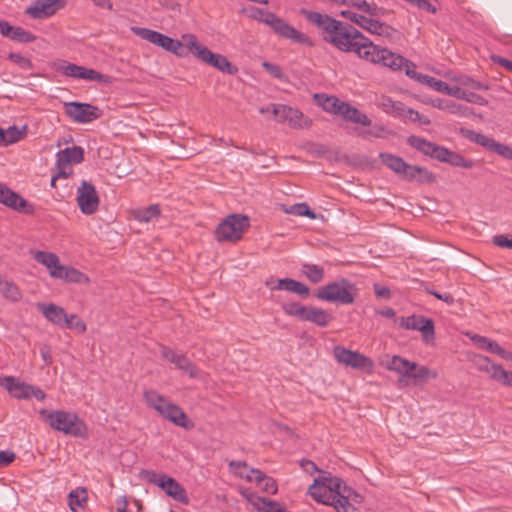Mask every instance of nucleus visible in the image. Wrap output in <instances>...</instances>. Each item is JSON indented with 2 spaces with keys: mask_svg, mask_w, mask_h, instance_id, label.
Masks as SVG:
<instances>
[{
  "mask_svg": "<svg viewBox=\"0 0 512 512\" xmlns=\"http://www.w3.org/2000/svg\"><path fill=\"white\" fill-rule=\"evenodd\" d=\"M308 493L318 503L333 506L336 512H361L363 496L328 472L314 479Z\"/></svg>",
  "mask_w": 512,
  "mask_h": 512,
  "instance_id": "f257e3e1",
  "label": "nucleus"
},
{
  "mask_svg": "<svg viewBox=\"0 0 512 512\" xmlns=\"http://www.w3.org/2000/svg\"><path fill=\"white\" fill-rule=\"evenodd\" d=\"M305 18L323 32V40L342 52L351 53L363 33L352 25L315 11L303 10Z\"/></svg>",
  "mask_w": 512,
  "mask_h": 512,
  "instance_id": "f03ea898",
  "label": "nucleus"
},
{
  "mask_svg": "<svg viewBox=\"0 0 512 512\" xmlns=\"http://www.w3.org/2000/svg\"><path fill=\"white\" fill-rule=\"evenodd\" d=\"M39 414L43 421L54 430L78 438H87L88 436L87 425L74 412L65 410L49 411L42 409Z\"/></svg>",
  "mask_w": 512,
  "mask_h": 512,
  "instance_id": "7ed1b4c3",
  "label": "nucleus"
},
{
  "mask_svg": "<svg viewBox=\"0 0 512 512\" xmlns=\"http://www.w3.org/2000/svg\"><path fill=\"white\" fill-rule=\"evenodd\" d=\"M379 158L390 170L406 181H417L420 183H432L435 176L424 167L410 165L403 158L391 153L382 152Z\"/></svg>",
  "mask_w": 512,
  "mask_h": 512,
  "instance_id": "20e7f679",
  "label": "nucleus"
},
{
  "mask_svg": "<svg viewBox=\"0 0 512 512\" xmlns=\"http://www.w3.org/2000/svg\"><path fill=\"white\" fill-rule=\"evenodd\" d=\"M357 292L355 284L341 278L319 288L316 297L322 301L350 305L354 303Z\"/></svg>",
  "mask_w": 512,
  "mask_h": 512,
  "instance_id": "39448f33",
  "label": "nucleus"
},
{
  "mask_svg": "<svg viewBox=\"0 0 512 512\" xmlns=\"http://www.w3.org/2000/svg\"><path fill=\"white\" fill-rule=\"evenodd\" d=\"M249 226V218L246 215H228L218 224L215 230V238L218 242H237Z\"/></svg>",
  "mask_w": 512,
  "mask_h": 512,
  "instance_id": "423d86ee",
  "label": "nucleus"
},
{
  "mask_svg": "<svg viewBox=\"0 0 512 512\" xmlns=\"http://www.w3.org/2000/svg\"><path fill=\"white\" fill-rule=\"evenodd\" d=\"M143 476L149 483H152L161 488L166 493V495L173 498L174 500L183 504H187L189 502L184 487L174 478L164 473H158L152 470L144 471Z\"/></svg>",
  "mask_w": 512,
  "mask_h": 512,
  "instance_id": "0eeeda50",
  "label": "nucleus"
},
{
  "mask_svg": "<svg viewBox=\"0 0 512 512\" xmlns=\"http://www.w3.org/2000/svg\"><path fill=\"white\" fill-rule=\"evenodd\" d=\"M131 30L140 38L155 44L168 52H171L180 57L187 56V51L184 49V45L179 40L173 39L167 35L148 28L132 27Z\"/></svg>",
  "mask_w": 512,
  "mask_h": 512,
  "instance_id": "6e6552de",
  "label": "nucleus"
},
{
  "mask_svg": "<svg viewBox=\"0 0 512 512\" xmlns=\"http://www.w3.org/2000/svg\"><path fill=\"white\" fill-rule=\"evenodd\" d=\"M272 115L278 123H287L293 129H303L311 126V120L297 108L284 104L272 103Z\"/></svg>",
  "mask_w": 512,
  "mask_h": 512,
  "instance_id": "1a4fd4ad",
  "label": "nucleus"
},
{
  "mask_svg": "<svg viewBox=\"0 0 512 512\" xmlns=\"http://www.w3.org/2000/svg\"><path fill=\"white\" fill-rule=\"evenodd\" d=\"M400 327L406 330H416L421 333L422 340L426 344L433 343L435 340V326L431 318L422 315H411L399 319Z\"/></svg>",
  "mask_w": 512,
  "mask_h": 512,
  "instance_id": "9d476101",
  "label": "nucleus"
},
{
  "mask_svg": "<svg viewBox=\"0 0 512 512\" xmlns=\"http://www.w3.org/2000/svg\"><path fill=\"white\" fill-rule=\"evenodd\" d=\"M84 160V150L80 146H72L56 153V166L58 175L68 178L72 174L71 166L80 164Z\"/></svg>",
  "mask_w": 512,
  "mask_h": 512,
  "instance_id": "9b49d317",
  "label": "nucleus"
},
{
  "mask_svg": "<svg viewBox=\"0 0 512 512\" xmlns=\"http://www.w3.org/2000/svg\"><path fill=\"white\" fill-rule=\"evenodd\" d=\"M266 25L282 38L289 39L299 44L312 45V41L309 36L298 31L274 13Z\"/></svg>",
  "mask_w": 512,
  "mask_h": 512,
  "instance_id": "f8f14e48",
  "label": "nucleus"
},
{
  "mask_svg": "<svg viewBox=\"0 0 512 512\" xmlns=\"http://www.w3.org/2000/svg\"><path fill=\"white\" fill-rule=\"evenodd\" d=\"M56 70L59 73L65 75L67 77H71V78H75V79L95 81V82H100V83L108 82V76L101 74L92 68L79 66V65H76V64H73L70 62H66V61H63L62 63H60L57 66Z\"/></svg>",
  "mask_w": 512,
  "mask_h": 512,
  "instance_id": "ddd939ff",
  "label": "nucleus"
},
{
  "mask_svg": "<svg viewBox=\"0 0 512 512\" xmlns=\"http://www.w3.org/2000/svg\"><path fill=\"white\" fill-rule=\"evenodd\" d=\"M66 115L77 123H89L101 117V110L89 103H64Z\"/></svg>",
  "mask_w": 512,
  "mask_h": 512,
  "instance_id": "4468645a",
  "label": "nucleus"
},
{
  "mask_svg": "<svg viewBox=\"0 0 512 512\" xmlns=\"http://www.w3.org/2000/svg\"><path fill=\"white\" fill-rule=\"evenodd\" d=\"M333 352L335 359L345 366L367 371L373 368V361L369 357L357 351H352L341 346H336Z\"/></svg>",
  "mask_w": 512,
  "mask_h": 512,
  "instance_id": "2eb2a0df",
  "label": "nucleus"
},
{
  "mask_svg": "<svg viewBox=\"0 0 512 512\" xmlns=\"http://www.w3.org/2000/svg\"><path fill=\"white\" fill-rule=\"evenodd\" d=\"M76 200L79 209L86 215L95 213L100 203L95 187L87 181H82L78 187Z\"/></svg>",
  "mask_w": 512,
  "mask_h": 512,
  "instance_id": "dca6fc26",
  "label": "nucleus"
},
{
  "mask_svg": "<svg viewBox=\"0 0 512 512\" xmlns=\"http://www.w3.org/2000/svg\"><path fill=\"white\" fill-rule=\"evenodd\" d=\"M66 0H35L25 9V14L32 19H46L66 6Z\"/></svg>",
  "mask_w": 512,
  "mask_h": 512,
  "instance_id": "f3484780",
  "label": "nucleus"
},
{
  "mask_svg": "<svg viewBox=\"0 0 512 512\" xmlns=\"http://www.w3.org/2000/svg\"><path fill=\"white\" fill-rule=\"evenodd\" d=\"M408 144L424 155L430 156L431 158L443 163H446L450 153V149L418 136H410L408 138Z\"/></svg>",
  "mask_w": 512,
  "mask_h": 512,
  "instance_id": "a211bd4d",
  "label": "nucleus"
},
{
  "mask_svg": "<svg viewBox=\"0 0 512 512\" xmlns=\"http://www.w3.org/2000/svg\"><path fill=\"white\" fill-rule=\"evenodd\" d=\"M161 356L166 361L174 364L177 369L188 374L189 377L197 378L199 376V369L182 352L163 346Z\"/></svg>",
  "mask_w": 512,
  "mask_h": 512,
  "instance_id": "6ab92c4d",
  "label": "nucleus"
},
{
  "mask_svg": "<svg viewBox=\"0 0 512 512\" xmlns=\"http://www.w3.org/2000/svg\"><path fill=\"white\" fill-rule=\"evenodd\" d=\"M158 413L162 418L176 426L184 429H191L193 427V423L189 420L183 409L169 400L164 406H162Z\"/></svg>",
  "mask_w": 512,
  "mask_h": 512,
  "instance_id": "aec40b11",
  "label": "nucleus"
},
{
  "mask_svg": "<svg viewBox=\"0 0 512 512\" xmlns=\"http://www.w3.org/2000/svg\"><path fill=\"white\" fill-rule=\"evenodd\" d=\"M266 285L269 286L271 290H285L297 294L302 298H307L310 292L307 285L291 278H271L270 280L266 281Z\"/></svg>",
  "mask_w": 512,
  "mask_h": 512,
  "instance_id": "412c9836",
  "label": "nucleus"
},
{
  "mask_svg": "<svg viewBox=\"0 0 512 512\" xmlns=\"http://www.w3.org/2000/svg\"><path fill=\"white\" fill-rule=\"evenodd\" d=\"M199 59L202 62L213 66L221 72L234 74L237 71V68L234 67L225 56L213 53L207 47L206 49H202L201 51H199Z\"/></svg>",
  "mask_w": 512,
  "mask_h": 512,
  "instance_id": "4be33fe9",
  "label": "nucleus"
},
{
  "mask_svg": "<svg viewBox=\"0 0 512 512\" xmlns=\"http://www.w3.org/2000/svg\"><path fill=\"white\" fill-rule=\"evenodd\" d=\"M36 307L43 314L47 321L56 326H59L60 328L63 327L68 314L62 307L54 303L44 302L37 303Z\"/></svg>",
  "mask_w": 512,
  "mask_h": 512,
  "instance_id": "5701e85b",
  "label": "nucleus"
},
{
  "mask_svg": "<svg viewBox=\"0 0 512 512\" xmlns=\"http://www.w3.org/2000/svg\"><path fill=\"white\" fill-rule=\"evenodd\" d=\"M357 48L352 50L351 53H355L360 59L378 63L377 58L379 57V53L383 48L375 45L372 41H370L367 37L362 35L361 40L356 45Z\"/></svg>",
  "mask_w": 512,
  "mask_h": 512,
  "instance_id": "b1692460",
  "label": "nucleus"
},
{
  "mask_svg": "<svg viewBox=\"0 0 512 512\" xmlns=\"http://www.w3.org/2000/svg\"><path fill=\"white\" fill-rule=\"evenodd\" d=\"M229 467L233 473L237 476L245 479L248 482L261 485V479H263V472L258 469L248 468L246 462L243 461H231Z\"/></svg>",
  "mask_w": 512,
  "mask_h": 512,
  "instance_id": "393cba45",
  "label": "nucleus"
},
{
  "mask_svg": "<svg viewBox=\"0 0 512 512\" xmlns=\"http://www.w3.org/2000/svg\"><path fill=\"white\" fill-rule=\"evenodd\" d=\"M1 34L4 37L20 43H30L36 39V37L29 31L22 27L12 26L7 21L3 22V25L1 26Z\"/></svg>",
  "mask_w": 512,
  "mask_h": 512,
  "instance_id": "a878e982",
  "label": "nucleus"
},
{
  "mask_svg": "<svg viewBox=\"0 0 512 512\" xmlns=\"http://www.w3.org/2000/svg\"><path fill=\"white\" fill-rule=\"evenodd\" d=\"M385 367L399 374L402 378H408L410 370L417 368V363L411 362L401 356L394 355L386 361Z\"/></svg>",
  "mask_w": 512,
  "mask_h": 512,
  "instance_id": "bb28decb",
  "label": "nucleus"
},
{
  "mask_svg": "<svg viewBox=\"0 0 512 512\" xmlns=\"http://www.w3.org/2000/svg\"><path fill=\"white\" fill-rule=\"evenodd\" d=\"M31 254L33 256V259L45 266L48 271L49 275L52 277V273L56 272L58 273L59 269L61 268L62 264L60 263L59 257L53 253V252H47V251H31Z\"/></svg>",
  "mask_w": 512,
  "mask_h": 512,
  "instance_id": "cd10ccee",
  "label": "nucleus"
},
{
  "mask_svg": "<svg viewBox=\"0 0 512 512\" xmlns=\"http://www.w3.org/2000/svg\"><path fill=\"white\" fill-rule=\"evenodd\" d=\"M52 278L55 279H62L66 282L70 283H79V284H87L89 283V278L84 273L80 272L79 270L62 265L59 269L58 273L53 272Z\"/></svg>",
  "mask_w": 512,
  "mask_h": 512,
  "instance_id": "c85d7f7f",
  "label": "nucleus"
},
{
  "mask_svg": "<svg viewBox=\"0 0 512 512\" xmlns=\"http://www.w3.org/2000/svg\"><path fill=\"white\" fill-rule=\"evenodd\" d=\"M380 17L371 16L370 24L367 26L366 31L371 34L386 38L388 40H394L398 35V31L394 29L392 26L380 22L378 19Z\"/></svg>",
  "mask_w": 512,
  "mask_h": 512,
  "instance_id": "c756f323",
  "label": "nucleus"
},
{
  "mask_svg": "<svg viewBox=\"0 0 512 512\" xmlns=\"http://www.w3.org/2000/svg\"><path fill=\"white\" fill-rule=\"evenodd\" d=\"M377 60L378 64H382L383 66L388 67L394 71L401 70L404 64L407 62L406 58L386 48H383L380 51Z\"/></svg>",
  "mask_w": 512,
  "mask_h": 512,
  "instance_id": "7c9ffc66",
  "label": "nucleus"
},
{
  "mask_svg": "<svg viewBox=\"0 0 512 512\" xmlns=\"http://www.w3.org/2000/svg\"><path fill=\"white\" fill-rule=\"evenodd\" d=\"M377 105L383 110V112L390 116L400 119L405 118V111L407 107L403 102L394 101L387 96H381Z\"/></svg>",
  "mask_w": 512,
  "mask_h": 512,
  "instance_id": "2f4dec72",
  "label": "nucleus"
},
{
  "mask_svg": "<svg viewBox=\"0 0 512 512\" xmlns=\"http://www.w3.org/2000/svg\"><path fill=\"white\" fill-rule=\"evenodd\" d=\"M332 319L333 316L328 311L308 306L303 321L312 322L319 327H326Z\"/></svg>",
  "mask_w": 512,
  "mask_h": 512,
  "instance_id": "473e14b6",
  "label": "nucleus"
},
{
  "mask_svg": "<svg viewBox=\"0 0 512 512\" xmlns=\"http://www.w3.org/2000/svg\"><path fill=\"white\" fill-rule=\"evenodd\" d=\"M0 203L21 211L26 206L27 202L14 191L0 184Z\"/></svg>",
  "mask_w": 512,
  "mask_h": 512,
  "instance_id": "72a5a7b5",
  "label": "nucleus"
},
{
  "mask_svg": "<svg viewBox=\"0 0 512 512\" xmlns=\"http://www.w3.org/2000/svg\"><path fill=\"white\" fill-rule=\"evenodd\" d=\"M314 99L324 111L334 115H340V110H342V106L345 103L335 96L326 94H315Z\"/></svg>",
  "mask_w": 512,
  "mask_h": 512,
  "instance_id": "f704fd0d",
  "label": "nucleus"
},
{
  "mask_svg": "<svg viewBox=\"0 0 512 512\" xmlns=\"http://www.w3.org/2000/svg\"><path fill=\"white\" fill-rule=\"evenodd\" d=\"M340 116H342L347 121L360 124L362 126L371 125V120L366 114L362 113L359 109L351 106L347 102H345L342 106V110H340Z\"/></svg>",
  "mask_w": 512,
  "mask_h": 512,
  "instance_id": "c9c22d12",
  "label": "nucleus"
},
{
  "mask_svg": "<svg viewBox=\"0 0 512 512\" xmlns=\"http://www.w3.org/2000/svg\"><path fill=\"white\" fill-rule=\"evenodd\" d=\"M5 388L12 393L16 398H29L32 395L33 387L20 383L12 376L6 377L4 380Z\"/></svg>",
  "mask_w": 512,
  "mask_h": 512,
  "instance_id": "e433bc0d",
  "label": "nucleus"
},
{
  "mask_svg": "<svg viewBox=\"0 0 512 512\" xmlns=\"http://www.w3.org/2000/svg\"><path fill=\"white\" fill-rule=\"evenodd\" d=\"M433 106L440 110L447 111L453 115L467 116L469 114V108L467 106L452 100L437 99L433 102Z\"/></svg>",
  "mask_w": 512,
  "mask_h": 512,
  "instance_id": "4c0bfd02",
  "label": "nucleus"
},
{
  "mask_svg": "<svg viewBox=\"0 0 512 512\" xmlns=\"http://www.w3.org/2000/svg\"><path fill=\"white\" fill-rule=\"evenodd\" d=\"M451 81L456 83L455 86H459L462 89H472V90H488V85L477 81L470 76L463 74H455L451 76Z\"/></svg>",
  "mask_w": 512,
  "mask_h": 512,
  "instance_id": "58836bf2",
  "label": "nucleus"
},
{
  "mask_svg": "<svg viewBox=\"0 0 512 512\" xmlns=\"http://www.w3.org/2000/svg\"><path fill=\"white\" fill-rule=\"evenodd\" d=\"M0 293L11 302H19L22 299V292L19 287L13 281L3 278L0 281Z\"/></svg>",
  "mask_w": 512,
  "mask_h": 512,
  "instance_id": "ea45409f",
  "label": "nucleus"
},
{
  "mask_svg": "<svg viewBox=\"0 0 512 512\" xmlns=\"http://www.w3.org/2000/svg\"><path fill=\"white\" fill-rule=\"evenodd\" d=\"M485 370L490 373V377L505 386L512 387V372L506 371L499 364H492L490 368L486 367Z\"/></svg>",
  "mask_w": 512,
  "mask_h": 512,
  "instance_id": "a19ab883",
  "label": "nucleus"
},
{
  "mask_svg": "<svg viewBox=\"0 0 512 512\" xmlns=\"http://www.w3.org/2000/svg\"><path fill=\"white\" fill-rule=\"evenodd\" d=\"M424 85H427L428 87L432 88L433 90L452 96L457 93V86H451L447 84L446 82L442 80H438L434 77H431L429 75L426 76V79L423 82Z\"/></svg>",
  "mask_w": 512,
  "mask_h": 512,
  "instance_id": "79ce46f5",
  "label": "nucleus"
},
{
  "mask_svg": "<svg viewBox=\"0 0 512 512\" xmlns=\"http://www.w3.org/2000/svg\"><path fill=\"white\" fill-rule=\"evenodd\" d=\"M301 272L314 284L321 282L324 279L325 274L322 266L311 263H303L301 265Z\"/></svg>",
  "mask_w": 512,
  "mask_h": 512,
  "instance_id": "37998d69",
  "label": "nucleus"
},
{
  "mask_svg": "<svg viewBox=\"0 0 512 512\" xmlns=\"http://www.w3.org/2000/svg\"><path fill=\"white\" fill-rule=\"evenodd\" d=\"M160 208L157 204L150 205L146 208H140L133 212L134 219L139 222L148 223L159 217Z\"/></svg>",
  "mask_w": 512,
  "mask_h": 512,
  "instance_id": "c03bdc74",
  "label": "nucleus"
},
{
  "mask_svg": "<svg viewBox=\"0 0 512 512\" xmlns=\"http://www.w3.org/2000/svg\"><path fill=\"white\" fill-rule=\"evenodd\" d=\"M69 507L73 512H77L87 502V491L84 488H76L69 495Z\"/></svg>",
  "mask_w": 512,
  "mask_h": 512,
  "instance_id": "a18cd8bd",
  "label": "nucleus"
},
{
  "mask_svg": "<svg viewBox=\"0 0 512 512\" xmlns=\"http://www.w3.org/2000/svg\"><path fill=\"white\" fill-rule=\"evenodd\" d=\"M454 97L480 106H486L488 104V101L483 96L472 91L462 89L459 86H457V93L454 95Z\"/></svg>",
  "mask_w": 512,
  "mask_h": 512,
  "instance_id": "49530a36",
  "label": "nucleus"
},
{
  "mask_svg": "<svg viewBox=\"0 0 512 512\" xmlns=\"http://www.w3.org/2000/svg\"><path fill=\"white\" fill-rule=\"evenodd\" d=\"M340 14L344 18L350 20L351 22L357 24L358 26L365 30L367 29V26L370 24L371 16L366 13L360 14L350 10H342Z\"/></svg>",
  "mask_w": 512,
  "mask_h": 512,
  "instance_id": "de8ad7c7",
  "label": "nucleus"
},
{
  "mask_svg": "<svg viewBox=\"0 0 512 512\" xmlns=\"http://www.w3.org/2000/svg\"><path fill=\"white\" fill-rule=\"evenodd\" d=\"M184 45V49L189 52H192L197 58H199V51L202 49H206V46H203L197 41V38L193 34H184L182 36V41H180Z\"/></svg>",
  "mask_w": 512,
  "mask_h": 512,
  "instance_id": "09e8293b",
  "label": "nucleus"
},
{
  "mask_svg": "<svg viewBox=\"0 0 512 512\" xmlns=\"http://www.w3.org/2000/svg\"><path fill=\"white\" fill-rule=\"evenodd\" d=\"M467 137L470 141L486 148L489 151L493 150L496 143V140L492 137L474 131H468Z\"/></svg>",
  "mask_w": 512,
  "mask_h": 512,
  "instance_id": "8fccbe9b",
  "label": "nucleus"
},
{
  "mask_svg": "<svg viewBox=\"0 0 512 512\" xmlns=\"http://www.w3.org/2000/svg\"><path fill=\"white\" fill-rule=\"evenodd\" d=\"M144 398L147 404L153 409H155L157 412H159L162 406H164L168 401L167 398H165L163 395L159 394L154 390L146 391L144 393Z\"/></svg>",
  "mask_w": 512,
  "mask_h": 512,
  "instance_id": "3c124183",
  "label": "nucleus"
},
{
  "mask_svg": "<svg viewBox=\"0 0 512 512\" xmlns=\"http://www.w3.org/2000/svg\"><path fill=\"white\" fill-rule=\"evenodd\" d=\"M283 211L286 214L306 216L311 219L315 218V213L309 208V206L306 203H297L289 207H284Z\"/></svg>",
  "mask_w": 512,
  "mask_h": 512,
  "instance_id": "603ef678",
  "label": "nucleus"
},
{
  "mask_svg": "<svg viewBox=\"0 0 512 512\" xmlns=\"http://www.w3.org/2000/svg\"><path fill=\"white\" fill-rule=\"evenodd\" d=\"M308 306H304L298 302H289L282 304V309L285 314L289 316H294L300 320H304V316L306 313Z\"/></svg>",
  "mask_w": 512,
  "mask_h": 512,
  "instance_id": "864d4df0",
  "label": "nucleus"
},
{
  "mask_svg": "<svg viewBox=\"0 0 512 512\" xmlns=\"http://www.w3.org/2000/svg\"><path fill=\"white\" fill-rule=\"evenodd\" d=\"M446 163L454 167H462L466 169H470L474 166V161L472 159H467L452 150H450Z\"/></svg>",
  "mask_w": 512,
  "mask_h": 512,
  "instance_id": "5fc2aeb1",
  "label": "nucleus"
},
{
  "mask_svg": "<svg viewBox=\"0 0 512 512\" xmlns=\"http://www.w3.org/2000/svg\"><path fill=\"white\" fill-rule=\"evenodd\" d=\"M62 328L73 329L79 334H83L87 330L85 322L81 320L76 314L68 315Z\"/></svg>",
  "mask_w": 512,
  "mask_h": 512,
  "instance_id": "6e6d98bb",
  "label": "nucleus"
},
{
  "mask_svg": "<svg viewBox=\"0 0 512 512\" xmlns=\"http://www.w3.org/2000/svg\"><path fill=\"white\" fill-rule=\"evenodd\" d=\"M437 373L434 371H431L426 366H418L415 370H410V375L407 379H414L419 381H426L429 378H436Z\"/></svg>",
  "mask_w": 512,
  "mask_h": 512,
  "instance_id": "4d7b16f0",
  "label": "nucleus"
},
{
  "mask_svg": "<svg viewBox=\"0 0 512 512\" xmlns=\"http://www.w3.org/2000/svg\"><path fill=\"white\" fill-rule=\"evenodd\" d=\"M23 136V132L19 130L16 126H10L8 129H3V141L0 142V145H10L17 141H19Z\"/></svg>",
  "mask_w": 512,
  "mask_h": 512,
  "instance_id": "13d9d810",
  "label": "nucleus"
},
{
  "mask_svg": "<svg viewBox=\"0 0 512 512\" xmlns=\"http://www.w3.org/2000/svg\"><path fill=\"white\" fill-rule=\"evenodd\" d=\"M248 16L251 19L257 20L261 23L267 24L269 19L272 17L273 13L257 8V7H251L247 10Z\"/></svg>",
  "mask_w": 512,
  "mask_h": 512,
  "instance_id": "bf43d9fd",
  "label": "nucleus"
},
{
  "mask_svg": "<svg viewBox=\"0 0 512 512\" xmlns=\"http://www.w3.org/2000/svg\"><path fill=\"white\" fill-rule=\"evenodd\" d=\"M403 68H405V73H406V75H407L409 78H411V79H413V80H415V81H417V82H419V83L423 84V82H424V80L426 79V76H427V75H426V74L419 73V72L416 70V65H415L414 63H412L411 61H409V60L407 59V62L404 64Z\"/></svg>",
  "mask_w": 512,
  "mask_h": 512,
  "instance_id": "052dcab7",
  "label": "nucleus"
},
{
  "mask_svg": "<svg viewBox=\"0 0 512 512\" xmlns=\"http://www.w3.org/2000/svg\"><path fill=\"white\" fill-rule=\"evenodd\" d=\"M261 490L269 494H276L278 486L276 481L263 473V479H261V485H257Z\"/></svg>",
  "mask_w": 512,
  "mask_h": 512,
  "instance_id": "680f3d73",
  "label": "nucleus"
},
{
  "mask_svg": "<svg viewBox=\"0 0 512 512\" xmlns=\"http://www.w3.org/2000/svg\"><path fill=\"white\" fill-rule=\"evenodd\" d=\"M403 120H410L412 122H418L423 125L430 124V120L426 117L421 115L419 112L415 111L412 108H406L405 111V118H402Z\"/></svg>",
  "mask_w": 512,
  "mask_h": 512,
  "instance_id": "e2e57ef3",
  "label": "nucleus"
},
{
  "mask_svg": "<svg viewBox=\"0 0 512 512\" xmlns=\"http://www.w3.org/2000/svg\"><path fill=\"white\" fill-rule=\"evenodd\" d=\"M492 151L506 159L512 160V148L506 144L496 141Z\"/></svg>",
  "mask_w": 512,
  "mask_h": 512,
  "instance_id": "0e129e2a",
  "label": "nucleus"
},
{
  "mask_svg": "<svg viewBox=\"0 0 512 512\" xmlns=\"http://www.w3.org/2000/svg\"><path fill=\"white\" fill-rule=\"evenodd\" d=\"M493 243L501 248L512 249V237L506 235H497L493 237Z\"/></svg>",
  "mask_w": 512,
  "mask_h": 512,
  "instance_id": "69168bd1",
  "label": "nucleus"
},
{
  "mask_svg": "<svg viewBox=\"0 0 512 512\" xmlns=\"http://www.w3.org/2000/svg\"><path fill=\"white\" fill-rule=\"evenodd\" d=\"M15 459V454L12 451H0V467H6Z\"/></svg>",
  "mask_w": 512,
  "mask_h": 512,
  "instance_id": "338daca9",
  "label": "nucleus"
},
{
  "mask_svg": "<svg viewBox=\"0 0 512 512\" xmlns=\"http://www.w3.org/2000/svg\"><path fill=\"white\" fill-rule=\"evenodd\" d=\"M9 58L11 61L18 64L22 68H26L30 65L29 59H27L26 57L22 56L19 53H11L9 55Z\"/></svg>",
  "mask_w": 512,
  "mask_h": 512,
  "instance_id": "774afa93",
  "label": "nucleus"
}]
</instances>
